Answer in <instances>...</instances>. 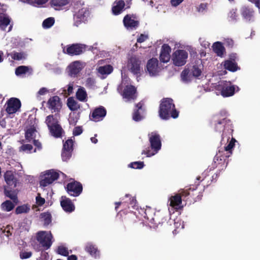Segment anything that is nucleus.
<instances>
[{
	"label": "nucleus",
	"mask_w": 260,
	"mask_h": 260,
	"mask_svg": "<svg viewBox=\"0 0 260 260\" xmlns=\"http://www.w3.org/2000/svg\"><path fill=\"white\" fill-rule=\"evenodd\" d=\"M5 12L3 9L0 10V27L3 29H5L11 22L10 18Z\"/></svg>",
	"instance_id": "nucleus-26"
},
{
	"label": "nucleus",
	"mask_w": 260,
	"mask_h": 260,
	"mask_svg": "<svg viewBox=\"0 0 260 260\" xmlns=\"http://www.w3.org/2000/svg\"><path fill=\"white\" fill-rule=\"evenodd\" d=\"M76 98L80 102H85L87 100V94L83 87L80 86L76 93Z\"/></svg>",
	"instance_id": "nucleus-31"
},
{
	"label": "nucleus",
	"mask_w": 260,
	"mask_h": 260,
	"mask_svg": "<svg viewBox=\"0 0 260 260\" xmlns=\"http://www.w3.org/2000/svg\"><path fill=\"white\" fill-rule=\"evenodd\" d=\"M222 113L216 114L214 116V129L216 132H221L222 131L221 141H223L225 138L228 142L233 136V126L231 120L227 118Z\"/></svg>",
	"instance_id": "nucleus-3"
},
{
	"label": "nucleus",
	"mask_w": 260,
	"mask_h": 260,
	"mask_svg": "<svg viewBox=\"0 0 260 260\" xmlns=\"http://www.w3.org/2000/svg\"><path fill=\"white\" fill-rule=\"evenodd\" d=\"M85 251L89 253L92 256L96 258L99 256V251L93 244L88 243L85 247Z\"/></svg>",
	"instance_id": "nucleus-32"
},
{
	"label": "nucleus",
	"mask_w": 260,
	"mask_h": 260,
	"mask_svg": "<svg viewBox=\"0 0 260 260\" xmlns=\"http://www.w3.org/2000/svg\"><path fill=\"white\" fill-rule=\"evenodd\" d=\"M88 12L86 8L80 9L74 16V24L78 26L82 22L86 20Z\"/></svg>",
	"instance_id": "nucleus-18"
},
{
	"label": "nucleus",
	"mask_w": 260,
	"mask_h": 260,
	"mask_svg": "<svg viewBox=\"0 0 260 260\" xmlns=\"http://www.w3.org/2000/svg\"><path fill=\"white\" fill-rule=\"evenodd\" d=\"M60 205L63 210L66 212H72L75 210V206L71 199L66 197H61Z\"/></svg>",
	"instance_id": "nucleus-23"
},
{
	"label": "nucleus",
	"mask_w": 260,
	"mask_h": 260,
	"mask_svg": "<svg viewBox=\"0 0 260 260\" xmlns=\"http://www.w3.org/2000/svg\"><path fill=\"white\" fill-rule=\"evenodd\" d=\"M237 10L236 9H233L230 11L229 14V16L232 20L236 19L237 17Z\"/></svg>",
	"instance_id": "nucleus-57"
},
{
	"label": "nucleus",
	"mask_w": 260,
	"mask_h": 260,
	"mask_svg": "<svg viewBox=\"0 0 260 260\" xmlns=\"http://www.w3.org/2000/svg\"><path fill=\"white\" fill-rule=\"evenodd\" d=\"M41 216L44 218L45 224L48 225L51 222V215L50 213H43Z\"/></svg>",
	"instance_id": "nucleus-51"
},
{
	"label": "nucleus",
	"mask_w": 260,
	"mask_h": 260,
	"mask_svg": "<svg viewBox=\"0 0 260 260\" xmlns=\"http://www.w3.org/2000/svg\"><path fill=\"white\" fill-rule=\"evenodd\" d=\"M187 57L188 53L185 50L178 49L173 53L172 59L175 66L180 67L185 64Z\"/></svg>",
	"instance_id": "nucleus-7"
},
{
	"label": "nucleus",
	"mask_w": 260,
	"mask_h": 260,
	"mask_svg": "<svg viewBox=\"0 0 260 260\" xmlns=\"http://www.w3.org/2000/svg\"><path fill=\"white\" fill-rule=\"evenodd\" d=\"M15 207V205L10 200H6L1 205L2 209L5 211L9 212Z\"/></svg>",
	"instance_id": "nucleus-40"
},
{
	"label": "nucleus",
	"mask_w": 260,
	"mask_h": 260,
	"mask_svg": "<svg viewBox=\"0 0 260 260\" xmlns=\"http://www.w3.org/2000/svg\"><path fill=\"white\" fill-rule=\"evenodd\" d=\"M70 0H51L50 5L56 10H59L61 8L69 4Z\"/></svg>",
	"instance_id": "nucleus-29"
},
{
	"label": "nucleus",
	"mask_w": 260,
	"mask_h": 260,
	"mask_svg": "<svg viewBox=\"0 0 260 260\" xmlns=\"http://www.w3.org/2000/svg\"><path fill=\"white\" fill-rule=\"evenodd\" d=\"M29 68L27 66H20L17 67L15 70V74L17 76L24 74L29 71Z\"/></svg>",
	"instance_id": "nucleus-42"
},
{
	"label": "nucleus",
	"mask_w": 260,
	"mask_h": 260,
	"mask_svg": "<svg viewBox=\"0 0 260 260\" xmlns=\"http://www.w3.org/2000/svg\"><path fill=\"white\" fill-rule=\"evenodd\" d=\"M123 23L127 29L131 30L136 29L140 25L139 21L137 20L136 15L134 14H126L123 19Z\"/></svg>",
	"instance_id": "nucleus-9"
},
{
	"label": "nucleus",
	"mask_w": 260,
	"mask_h": 260,
	"mask_svg": "<svg viewBox=\"0 0 260 260\" xmlns=\"http://www.w3.org/2000/svg\"><path fill=\"white\" fill-rule=\"evenodd\" d=\"M144 217L147 219L150 226L153 228L162 226L170 219V215L167 212L162 210L156 211L150 207H146Z\"/></svg>",
	"instance_id": "nucleus-2"
},
{
	"label": "nucleus",
	"mask_w": 260,
	"mask_h": 260,
	"mask_svg": "<svg viewBox=\"0 0 260 260\" xmlns=\"http://www.w3.org/2000/svg\"><path fill=\"white\" fill-rule=\"evenodd\" d=\"M144 166L143 161H134L130 163L128 165L129 168L135 169H141Z\"/></svg>",
	"instance_id": "nucleus-49"
},
{
	"label": "nucleus",
	"mask_w": 260,
	"mask_h": 260,
	"mask_svg": "<svg viewBox=\"0 0 260 260\" xmlns=\"http://www.w3.org/2000/svg\"><path fill=\"white\" fill-rule=\"evenodd\" d=\"M36 200L37 204L39 206H42L45 203V199L43 198H42L40 196V194H39L38 196H37Z\"/></svg>",
	"instance_id": "nucleus-56"
},
{
	"label": "nucleus",
	"mask_w": 260,
	"mask_h": 260,
	"mask_svg": "<svg viewBox=\"0 0 260 260\" xmlns=\"http://www.w3.org/2000/svg\"><path fill=\"white\" fill-rule=\"evenodd\" d=\"M67 106L72 111H77L80 108V105L73 97H70L68 99Z\"/></svg>",
	"instance_id": "nucleus-33"
},
{
	"label": "nucleus",
	"mask_w": 260,
	"mask_h": 260,
	"mask_svg": "<svg viewBox=\"0 0 260 260\" xmlns=\"http://www.w3.org/2000/svg\"><path fill=\"white\" fill-rule=\"evenodd\" d=\"M107 111L106 109L102 106L95 109L92 113V119L94 121H99L102 120L106 115Z\"/></svg>",
	"instance_id": "nucleus-22"
},
{
	"label": "nucleus",
	"mask_w": 260,
	"mask_h": 260,
	"mask_svg": "<svg viewBox=\"0 0 260 260\" xmlns=\"http://www.w3.org/2000/svg\"><path fill=\"white\" fill-rule=\"evenodd\" d=\"M55 22V20L53 17H49L44 20L43 22V27L45 28L51 27Z\"/></svg>",
	"instance_id": "nucleus-45"
},
{
	"label": "nucleus",
	"mask_w": 260,
	"mask_h": 260,
	"mask_svg": "<svg viewBox=\"0 0 260 260\" xmlns=\"http://www.w3.org/2000/svg\"><path fill=\"white\" fill-rule=\"evenodd\" d=\"M51 135L55 138H60L63 130L61 125L58 123L52 127L48 128Z\"/></svg>",
	"instance_id": "nucleus-28"
},
{
	"label": "nucleus",
	"mask_w": 260,
	"mask_h": 260,
	"mask_svg": "<svg viewBox=\"0 0 260 260\" xmlns=\"http://www.w3.org/2000/svg\"><path fill=\"white\" fill-rule=\"evenodd\" d=\"M45 122L48 128L59 123L58 119L53 115H49L46 117Z\"/></svg>",
	"instance_id": "nucleus-35"
},
{
	"label": "nucleus",
	"mask_w": 260,
	"mask_h": 260,
	"mask_svg": "<svg viewBox=\"0 0 260 260\" xmlns=\"http://www.w3.org/2000/svg\"><path fill=\"white\" fill-rule=\"evenodd\" d=\"M253 11L252 9L248 7H244L242 8L241 15L243 17L248 20H250L253 16Z\"/></svg>",
	"instance_id": "nucleus-37"
},
{
	"label": "nucleus",
	"mask_w": 260,
	"mask_h": 260,
	"mask_svg": "<svg viewBox=\"0 0 260 260\" xmlns=\"http://www.w3.org/2000/svg\"><path fill=\"white\" fill-rule=\"evenodd\" d=\"M33 142H34V145L35 146H36L39 150H40L42 148L41 143L39 141V140L34 139L33 140Z\"/></svg>",
	"instance_id": "nucleus-64"
},
{
	"label": "nucleus",
	"mask_w": 260,
	"mask_h": 260,
	"mask_svg": "<svg viewBox=\"0 0 260 260\" xmlns=\"http://www.w3.org/2000/svg\"><path fill=\"white\" fill-rule=\"evenodd\" d=\"M113 70L112 66L108 64L100 67L98 69V72L102 75L110 74Z\"/></svg>",
	"instance_id": "nucleus-38"
},
{
	"label": "nucleus",
	"mask_w": 260,
	"mask_h": 260,
	"mask_svg": "<svg viewBox=\"0 0 260 260\" xmlns=\"http://www.w3.org/2000/svg\"><path fill=\"white\" fill-rule=\"evenodd\" d=\"M171 48L167 44H164L161 46V51L159 55V59L162 62H168L171 57L170 53Z\"/></svg>",
	"instance_id": "nucleus-19"
},
{
	"label": "nucleus",
	"mask_w": 260,
	"mask_h": 260,
	"mask_svg": "<svg viewBox=\"0 0 260 260\" xmlns=\"http://www.w3.org/2000/svg\"><path fill=\"white\" fill-rule=\"evenodd\" d=\"M213 49L217 56L222 57L225 52V48L222 43L219 42L213 44Z\"/></svg>",
	"instance_id": "nucleus-30"
},
{
	"label": "nucleus",
	"mask_w": 260,
	"mask_h": 260,
	"mask_svg": "<svg viewBox=\"0 0 260 260\" xmlns=\"http://www.w3.org/2000/svg\"><path fill=\"white\" fill-rule=\"evenodd\" d=\"M179 112L176 109L172 99L165 98L161 100L159 106L158 115L163 120L171 118L175 119L179 116Z\"/></svg>",
	"instance_id": "nucleus-4"
},
{
	"label": "nucleus",
	"mask_w": 260,
	"mask_h": 260,
	"mask_svg": "<svg viewBox=\"0 0 260 260\" xmlns=\"http://www.w3.org/2000/svg\"><path fill=\"white\" fill-rule=\"evenodd\" d=\"M142 116L140 115L139 111L135 110L133 115V119L135 121H139L142 120Z\"/></svg>",
	"instance_id": "nucleus-53"
},
{
	"label": "nucleus",
	"mask_w": 260,
	"mask_h": 260,
	"mask_svg": "<svg viewBox=\"0 0 260 260\" xmlns=\"http://www.w3.org/2000/svg\"><path fill=\"white\" fill-rule=\"evenodd\" d=\"M158 60L155 58L149 59L147 63V70L151 75H155L158 71Z\"/></svg>",
	"instance_id": "nucleus-24"
},
{
	"label": "nucleus",
	"mask_w": 260,
	"mask_h": 260,
	"mask_svg": "<svg viewBox=\"0 0 260 260\" xmlns=\"http://www.w3.org/2000/svg\"><path fill=\"white\" fill-rule=\"evenodd\" d=\"M137 89L133 85H126L123 91V98L128 101L134 100L137 98Z\"/></svg>",
	"instance_id": "nucleus-17"
},
{
	"label": "nucleus",
	"mask_w": 260,
	"mask_h": 260,
	"mask_svg": "<svg viewBox=\"0 0 260 260\" xmlns=\"http://www.w3.org/2000/svg\"><path fill=\"white\" fill-rule=\"evenodd\" d=\"M69 68L71 75L75 76L80 73L82 68L80 61H75L69 65Z\"/></svg>",
	"instance_id": "nucleus-27"
},
{
	"label": "nucleus",
	"mask_w": 260,
	"mask_h": 260,
	"mask_svg": "<svg viewBox=\"0 0 260 260\" xmlns=\"http://www.w3.org/2000/svg\"><path fill=\"white\" fill-rule=\"evenodd\" d=\"M83 130L81 126H76L74 128L73 134L74 136H78L82 133Z\"/></svg>",
	"instance_id": "nucleus-60"
},
{
	"label": "nucleus",
	"mask_w": 260,
	"mask_h": 260,
	"mask_svg": "<svg viewBox=\"0 0 260 260\" xmlns=\"http://www.w3.org/2000/svg\"><path fill=\"white\" fill-rule=\"evenodd\" d=\"M59 174L57 172L53 170L49 171L44 175V178L40 180V185L46 187L57 180Z\"/></svg>",
	"instance_id": "nucleus-13"
},
{
	"label": "nucleus",
	"mask_w": 260,
	"mask_h": 260,
	"mask_svg": "<svg viewBox=\"0 0 260 260\" xmlns=\"http://www.w3.org/2000/svg\"><path fill=\"white\" fill-rule=\"evenodd\" d=\"M148 137L150 146L152 150H150L149 148H148V149L143 150L142 154H145L147 157H150L155 154L160 149L161 142L160 135L156 132H152L149 134Z\"/></svg>",
	"instance_id": "nucleus-5"
},
{
	"label": "nucleus",
	"mask_w": 260,
	"mask_h": 260,
	"mask_svg": "<svg viewBox=\"0 0 260 260\" xmlns=\"http://www.w3.org/2000/svg\"><path fill=\"white\" fill-rule=\"evenodd\" d=\"M191 74L190 73L189 69H185L182 71L181 74L182 80L185 82L190 81L191 80Z\"/></svg>",
	"instance_id": "nucleus-41"
},
{
	"label": "nucleus",
	"mask_w": 260,
	"mask_h": 260,
	"mask_svg": "<svg viewBox=\"0 0 260 260\" xmlns=\"http://www.w3.org/2000/svg\"><path fill=\"white\" fill-rule=\"evenodd\" d=\"M47 106L52 113L60 112L62 106L61 99L57 95L50 97L47 103Z\"/></svg>",
	"instance_id": "nucleus-10"
},
{
	"label": "nucleus",
	"mask_w": 260,
	"mask_h": 260,
	"mask_svg": "<svg viewBox=\"0 0 260 260\" xmlns=\"http://www.w3.org/2000/svg\"><path fill=\"white\" fill-rule=\"evenodd\" d=\"M28 3L34 6L41 5L45 4L48 0H26Z\"/></svg>",
	"instance_id": "nucleus-52"
},
{
	"label": "nucleus",
	"mask_w": 260,
	"mask_h": 260,
	"mask_svg": "<svg viewBox=\"0 0 260 260\" xmlns=\"http://www.w3.org/2000/svg\"><path fill=\"white\" fill-rule=\"evenodd\" d=\"M222 86V88L221 89V94L223 97H229L232 96L234 94L235 91H238L239 90V88L238 86H236L234 85H231V83H228L226 81H225Z\"/></svg>",
	"instance_id": "nucleus-15"
},
{
	"label": "nucleus",
	"mask_w": 260,
	"mask_h": 260,
	"mask_svg": "<svg viewBox=\"0 0 260 260\" xmlns=\"http://www.w3.org/2000/svg\"><path fill=\"white\" fill-rule=\"evenodd\" d=\"M73 151L62 150L61 157L63 161H67L72 156Z\"/></svg>",
	"instance_id": "nucleus-47"
},
{
	"label": "nucleus",
	"mask_w": 260,
	"mask_h": 260,
	"mask_svg": "<svg viewBox=\"0 0 260 260\" xmlns=\"http://www.w3.org/2000/svg\"><path fill=\"white\" fill-rule=\"evenodd\" d=\"M36 132V128L32 126L27 128L25 133V139L28 141L30 142L34 140L35 137V132Z\"/></svg>",
	"instance_id": "nucleus-34"
},
{
	"label": "nucleus",
	"mask_w": 260,
	"mask_h": 260,
	"mask_svg": "<svg viewBox=\"0 0 260 260\" xmlns=\"http://www.w3.org/2000/svg\"><path fill=\"white\" fill-rule=\"evenodd\" d=\"M32 146L31 144H23L20 147V150L23 151H30L32 149Z\"/></svg>",
	"instance_id": "nucleus-58"
},
{
	"label": "nucleus",
	"mask_w": 260,
	"mask_h": 260,
	"mask_svg": "<svg viewBox=\"0 0 260 260\" xmlns=\"http://www.w3.org/2000/svg\"><path fill=\"white\" fill-rule=\"evenodd\" d=\"M148 38V36L146 35L141 34L137 38V41L138 43H143Z\"/></svg>",
	"instance_id": "nucleus-59"
},
{
	"label": "nucleus",
	"mask_w": 260,
	"mask_h": 260,
	"mask_svg": "<svg viewBox=\"0 0 260 260\" xmlns=\"http://www.w3.org/2000/svg\"><path fill=\"white\" fill-rule=\"evenodd\" d=\"M141 60L137 56H132L128 61V67L130 71L135 75H138L141 71Z\"/></svg>",
	"instance_id": "nucleus-14"
},
{
	"label": "nucleus",
	"mask_w": 260,
	"mask_h": 260,
	"mask_svg": "<svg viewBox=\"0 0 260 260\" xmlns=\"http://www.w3.org/2000/svg\"><path fill=\"white\" fill-rule=\"evenodd\" d=\"M4 178L8 185L7 187L11 186L15 188L17 186L18 180L12 171H7L4 174Z\"/></svg>",
	"instance_id": "nucleus-20"
},
{
	"label": "nucleus",
	"mask_w": 260,
	"mask_h": 260,
	"mask_svg": "<svg viewBox=\"0 0 260 260\" xmlns=\"http://www.w3.org/2000/svg\"><path fill=\"white\" fill-rule=\"evenodd\" d=\"M230 154H225L224 151L219 150L214 157V162L216 165V167L218 165H221L226 167L228 164L227 159L230 156Z\"/></svg>",
	"instance_id": "nucleus-16"
},
{
	"label": "nucleus",
	"mask_w": 260,
	"mask_h": 260,
	"mask_svg": "<svg viewBox=\"0 0 260 260\" xmlns=\"http://www.w3.org/2000/svg\"><path fill=\"white\" fill-rule=\"evenodd\" d=\"M202 73L201 69L199 67V66L197 64L193 65L192 69L191 74L192 76L194 77H199Z\"/></svg>",
	"instance_id": "nucleus-48"
},
{
	"label": "nucleus",
	"mask_w": 260,
	"mask_h": 260,
	"mask_svg": "<svg viewBox=\"0 0 260 260\" xmlns=\"http://www.w3.org/2000/svg\"><path fill=\"white\" fill-rule=\"evenodd\" d=\"M183 1V0H171V3L173 6L176 7L181 4Z\"/></svg>",
	"instance_id": "nucleus-63"
},
{
	"label": "nucleus",
	"mask_w": 260,
	"mask_h": 260,
	"mask_svg": "<svg viewBox=\"0 0 260 260\" xmlns=\"http://www.w3.org/2000/svg\"><path fill=\"white\" fill-rule=\"evenodd\" d=\"M13 230V228L12 226L7 225L4 229L3 233L5 234V235L7 237H9L10 236L12 235Z\"/></svg>",
	"instance_id": "nucleus-55"
},
{
	"label": "nucleus",
	"mask_w": 260,
	"mask_h": 260,
	"mask_svg": "<svg viewBox=\"0 0 260 260\" xmlns=\"http://www.w3.org/2000/svg\"><path fill=\"white\" fill-rule=\"evenodd\" d=\"M6 105V112L9 114H12L15 113L20 109L21 103L18 99L11 98L7 101Z\"/></svg>",
	"instance_id": "nucleus-12"
},
{
	"label": "nucleus",
	"mask_w": 260,
	"mask_h": 260,
	"mask_svg": "<svg viewBox=\"0 0 260 260\" xmlns=\"http://www.w3.org/2000/svg\"><path fill=\"white\" fill-rule=\"evenodd\" d=\"M57 253L58 254L64 256H68L69 253L67 248L63 246H59L58 247Z\"/></svg>",
	"instance_id": "nucleus-50"
},
{
	"label": "nucleus",
	"mask_w": 260,
	"mask_h": 260,
	"mask_svg": "<svg viewBox=\"0 0 260 260\" xmlns=\"http://www.w3.org/2000/svg\"><path fill=\"white\" fill-rule=\"evenodd\" d=\"M224 43L225 46L229 48H233L234 45V42L231 39H226Z\"/></svg>",
	"instance_id": "nucleus-62"
},
{
	"label": "nucleus",
	"mask_w": 260,
	"mask_h": 260,
	"mask_svg": "<svg viewBox=\"0 0 260 260\" xmlns=\"http://www.w3.org/2000/svg\"><path fill=\"white\" fill-rule=\"evenodd\" d=\"M125 3L123 0H117L114 2L112 8V13L114 15L121 14L124 9Z\"/></svg>",
	"instance_id": "nucleus-25"
},
{
	"label": "nucleus",
	"mask_w": 260,
	"mask_h": 260,
	"mask_svg": "<svg viewBox=\"0 0 260 260\" xmlns=\"http://www.w3.org/2000/svg\"><path fill=\"white\" fill-rule=\"evenodd\" d=\"M224 67L225 69L233 72L236 71L238 68L236 62L230 60L224 61Z\"/></svg>",
	"instance_id": "nucleus-36"
},
{
	"label": "nucleus",
	"mask_w": 260,
	"mask_h": 260,
	"mask_svg": "<svg viewBox=\"0 0 260 260\" xmlns=\"http://www.w3.org/2000/svg\"><path fill=\"white\" fill-rule=\"evenodd\" d=\"M30 211V206L28 204H23L18 206L15 209V213L20 214L22 213H27Z\"/></svg>",
	"instance_id": "nucleus-39"
},
{
	"label": "nucleus",
	"mask_w": 260,
	"mask_h": 260,
	"mask_svg": "<svg viewBox=\"0 0 260 260\" xmlns=\"http://www.w3.org/2000/svg\"><path fill=\"white\" fill-rule=\"evenodd\" d=\"M86 50V45L75 43L67 45L63 49V52L70 56H78L84 53Z\"/></svg>",
	"instance_id": "nucleus-6"
},
{
	"label": "nucleus",
	"mask_w": 260,
	"mask_h": 260,
	"mask_svg": "<svg viewBox=\"0 0 260 260\" xmlns=\"http://www.w3.org/2000/svg\"><path fill=\"white\" fill-rule=\"evenodd\" d=\"M32 255V252H27V251H22L20 252V257L21 259H27L30 257Z\"/></svg>",
	"instance_id": "nucleus-54"
},
{
	"label": "nucleus",
	"mask_w": 260,
	"mask_h": 260,
	"mask_svg": "<svg viewBox=\"0 0 260 260\" xmlns=\"http://www.w3.org/2000/svg\"><path fill=\"white\" fill-rule=\"evenodd\" d=\"M200 192H197L196 189L190 187L188 189H182L180 193L176 194L174 196L170 198V206L175 209L176 211L181 210L183 208L182 201H187L191 198L194 202H197L201 199L202 195L198 194Z\"/></svg>",
	"instance_id": "nucleus-1"
},
{
	"label": "nucleus",
	"mask_w": 260,
	"mask_h": 260,
	"mask_svg": "<svg viewBox=\"0 0 260 260\" xmlns=\"http://www.w3.org/2000/svg\"><path fill=\"white\" fill-rule=\"evenodd\" d=\"M52 234L50 232L40 231L37 234V240L46 249H48L52 245Z\"/></svg>",
	"instance_id": "nucleus-8"
},
{
	"label": "nucleus",
	"mask_w": 260,
	"mask_h": 260,
	"mask_svg": "<svg viewBox=\"0 0 260 260\" xmlns=\"http://www.w3.org/2000/svg\"><path fill=\"white\" fill-rule=\"evenodd\" d=\"M67 192L71 196H79L82 191V185L79 182L74 181L68 183L66 187Z\"/></svg>",
	"instance_id": "nucleus-11"
},
{
	"label": "nucleus",
	"mask_w": 260,
	"mask_h": 260,
	"mask_svg": "<svg viewBox=\"0 0 260 260\" xmlns=\"http://www.w3.org/2000/svg\"><path fill=\"white\" fill-rule=\"evenodd\" d=\"M207 8V3H201L198 7H197V11L199 12H203Z\"/></svg>",
	"instance_id": "nucleus-61"
},
{
	"label": "nucleus",
	"mask_w": 260,
	"mask_h": 260,
	"mask_svg": "<svg viewBox=\"0 0 260 260\" xmlns=\"http://www.w3.org/2000/svg\"><path fill=\"white\" fill-rule=\"evenodd\" d=\"M236 142V139L232 137L229 144L227 146L224 147V151H226V153L231 154H232V149L235 146V143Z\"/></svg>",
	"instance_id": "nucleus-44"
},
{
	"label": "nucleus",
	"mask_w": 260,
	"mask_h": 260,
	"mask_svg": "<svg viewBox=\"0 0 260 260\" xmlns=\"http://www.w3.org/2000/svg\"><path fill=\"white\" fill-rule=\"evenodd\" d=\"M73 140L69 139L63 143L62 149L73 151Z\"/></svg>",
	"instance_id": "nucleus-46"
},
{
	"label": "nucleus",
	"mask_w": 260,
	"mask_h": 260,
	"mask_svg": "<svg viewBox=\"0 0 260 260\" xmlns=\"http://www.w3.org/2000/svg\"><path fill=\"white\" fill-rule=\"evenodd\" d=\"M4 194L6 197L10 198L13 202L16 204L18 203V199L17 194L18 190L14 189L13 187H5L4 190Z\"/></svg>",
	"instance_id": "nucleus-21"
},
{
	"label": "nucleus",
	"mask_w": 260,
	"mask_h": 260,
	"mask_svg": "<svg viewBox=\"0 0 260 260\" xmlns=\"http://www.w3.org/2000/svg\"><path fill=\"white\" fill-rule=\"evenodd\" d=\"M26 54L23 52H14L11 55L12 58L15 60H20L26 58Z\"/></svg>",
	"instance_id": "nucleus-43"
}]
</instances>
